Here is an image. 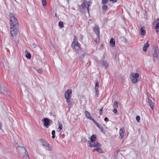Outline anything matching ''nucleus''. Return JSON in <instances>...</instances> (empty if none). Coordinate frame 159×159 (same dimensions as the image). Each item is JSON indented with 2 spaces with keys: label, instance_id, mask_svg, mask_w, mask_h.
Listing matches in <instances>:
<instances>
[{
  "label": "nucleus",
  "instance_id": "nucleus-17",
  "mask_svg": "<svg viewBox=\"0 0 159 159\" xmlns=\"http://www.w3.org/2000/svg\"><path fill=\"white\" fill-rule=\"evenodd\" d=\"M158 52L157 51V50L156 49L152 53V55L153 57L154 58H156L157 59H158Z\"/></svg>",
  "mask_w": 159,
  "mask_h": 159
},
{
  "label": "nucleus",
  "instance_id": "nucleus-38",
  "mask_svg": "<svg viewBox=\"0 0 159 159\" xmlns=\"http://www.w3.org/2000/svg\"><path fill=\"white\" fill-rule=\"evenodd\" d=\"M2 124L0 122V129L1 130H2Z\"/></svg>",
  "mask_w": 159,
  "mask_h": 159
},
{
  "label": "nucleus",
  "instance_id": "nucleus-18",
  "mask_svg": "<svg viewBox=\"0 0 159 159\" xmlns=\"http://www.w3.org/2000/svg\"><path fill=\"white\" fill-rule=\"evenodd\" d=\"M110 43L111 46H112V47H114L115 46V41L113 38H111V39L110 41Z\"/></svg>",
  "mask_w": 159,
  "mask_h": 159
},
{
  "label": "nucleus",
  "instance_id": "nucleus-34",
  "mask_svg": "<svg viewBox=\"0 0 159 159\" xmlns=\"http://www.w3.org/2000/svg\"><path fill=\"white\" fill-rule=\"evenodd\" d=\"M114 104L117 107L118 106V103L116 101H115L114 102Z\"/></svg>",
  "mask_w": 159,
  "mask_h": 159
},
{
  "label": "nucleus",
  "instance_id": "nucleus-32",
  "mask_svg": "<svg viewBox=\"0 0 159 159\" xmlns=\"http://www.w3.org/2000/svg\"><path fill=\"white\" fill-rule=\"evenodd\" d=\"M103 107H102L100 110V111H99V114L101 115L102 114V111H103Z\"/></svg>",
  "mask_w": 159,
  "mask_h": 159
},
{
  "label": "nucleus",
  "instance_id": "nucleus-5",
  "mask_svg": "<svg viewBox=\"0 0 159 159\" xmlns=\"http://www.w3.org/2000/svg\"><path fill=\"white\" fill-rule=\"evenodd\" d=\"M139 76V75L138 73H134L131 72L130 75V78L131 81L134 83H136L137 82L138 78Z\"/></svg>",
  "mask_w": 159,
  "mask_h": 159
},
{
  "label": "nucleus",
  "instance_id": "nucleus-14",
  "mask_svg": "<svg viewBox=\"0 0 159 159\" xmlns=\"http://www.w3.org/2000/svg\"><path fill=\"white\" fill-rule=\"evenodd\" d=\"M85 114L86 115V117L91 120L93 118L91 117V116L90 113L87 111H85Z\"/></svg>",
  "mask_w": 159,
  "mask_h": 159
},
{
  "label": "nucleus",
  "instance_id": "nucleus-7",
  "mask_svg": "<svg viewBox=\"0 0 159 159\" xmlns=\"http://www.w3.org/2000/svg\"><path fill=\"white\" fill-rule=\"evenodd\" d=\"M41 143L42 146L44 147L46 150L49 151H52L53 150L52 146L50 145L45 141L44 140H42Z\"/></svg>",
  "mask_w": 159,
  "mask_h": 159
},
{
  "label": "nucleus",
  "instance_id": "nucleus-6",
  "mask_svg": "<svg viewBox=\"0 0 159 159\" xmlns=\"http://www.w3.org/2000/svg\"><path fill=\"white\" fill-rule=\"evenodd\" d=\"M91 1H89L87 2L86 0H83L81 6L84 9H87L88 13H89V7L91 6L92 4Z\"/></svg>",
  "mask_w": 159,
  "mask_h": 159
},
{
  "label": "nucleus",
  "instance_id": "nucleus-36",
  "mask_svg": "<svg viewBox=\"0 0 159 159\" xmlns=\"http://www.w3.org/2000/svg\"><path fill=\"white\" fill-rule=\"evenodd\" d=\"M110 1L112 2L113 3H115L116 2L117 0H109Z\"/></svg>",
  "mask_w": 159,
  "mask_h": 159
},
{
  "label": "nucleus",
  "instance_id": "nucleus-12",
  "mask_svg": "<svg viewBox=\"0 0 159 159\" xmlns=\"http://www.w3.org/2000/svg\"><path fill=\"white\" fill-rule=\"evenodd\" d=\"M101 146V144H100V146H96L95 147H96V148L93 150V151H96L100 153H103L102 150L101 148H100V147Z\"/></svg>",
  "mask_w": 159,
  "mask_h": 159
},
{
  "label": "nucleus",
  "instance_id": "nucleus-10",
  "mask_svg": "<svg viewBox=\"0 0 159 159\" xmlns=\"http://www.w3.org/2000/svg\"><path fill=\"white\" fill-rule=\"evenodd\" d=\"M43 121L44 123V125L47 128L48 127V125L50 123V121L49 119L47 118H44L43 119Z\"/></svg>",
  "mask_w": 159,
  "mask_h": 159
},
{
  "label": "nucleus",
  "instance_id": "nucleus-33",
  "mask_svg": "<svg viewBox=\"0 0 159 159\" xmlns=\"http://www.w3.org/2000/svg\"><path fill=\"white\" fill-rule=\"evenodd\" d=\"M90 120L92 121H93V122L96 125H97V124H98L97 122H96V121L93 118H92Z\"/></svg>",
  "mask_w": 159,
  "mask_h": 159
},
{
  "label": "nucleus",
  "instance_id": "nucleus-42",
  "mask_svg": "<svg viewBox=\"0 0 159 159\" xmlns=\"http://www.w3.org/2000/svg\"><path fill=\"white\" fill-rule=\"evenodd\" d=\"M124 81V80H122V81L123 82Z\"/></svg>",
  "mask_w": 159,
  "mask_h": 159
},
{
  "label": "nucleus",
  "instance_id": "nucleus-16",
  "mask_svg": "<svg viewBox=\"0 0 159 159\" xmlns=\"http://www.w3.org/2000/svg\"><path fill=\"white\" fill-rule=\"evenodd\" d=\"M148 102L149 104V105L151 108L152 110H153L154 107L153 105V103L152 102V101L149 98H148Z\"/></svg>",
  "mask_w": 159,
  "mask_h": 159
},
{
  "label": "nucleus",
  "instance_id": "nucleus-40",
  "mask_svg": "<svg viewBox=\"0 0 159 159\" xmlns=\"http://www.w3.org/2000/svg\"><path fill=\"white\" fill-rule=\"evenodd\" d=\"M125 42L126 43H127V42H128V40H127V39H125Z\"/></svg>",
  "mask_w": 159,
  "mask_h": 159
},
{
  "label": "nucleus",
  "instance_id": "nucleus-20",
  "mask_svg": "<svg viewBox=\"0 0 159 159\" xmlns=\"http://www.w3.org/2000/svg\"><path fill=\"white\" fill-rule=\"evenodd\" d=\"M102 66L104 67L106 69L108 68V66L107 62L106 61H103L102 63Z\"/></svg>",
  "mask_w": 159,
  "mask_h": 159
},
{
  "label": "nucleus",
  "instance_id": "nucleus-24",
  "mask_svg": "<svg viewBox=\"0 0 159 159\" xmlns=\"http://www.w3.org/2000/svg\"><path fill=\"white\" fill-rule=\"evenodd\" d=\"M59 25L60 27L62 28L64 27L63 23L62 21H60L59 22Z\"/></svg>",
  "mask_w": 159,
  "mask_h": 159
},
{
  "label": "nucleus",
  "instance_id": "nucleus-26",
  "mask_svg": "<svg viewBox=\"0 0 159 159\" xmlns=\"http://www.w3.org/2000/svg\"><path fill=\"white\" fill-rule=\"evenodd\" d=\"M55 130H53L52 131V139H54L55 137Z\"/></svg>",
  "mask_w": 159,
  "mask_h": 159
},
{
  "label": "nucleus",
  "instance_id": "nucleus-11",
  "mask_svg": "<svg viewBox=\"0 0 159 159\" xmlns=\"http://www.w3.org/2000/svg\"><path fill=\"white\" fill-rule=\"evenodd\" d=\"M94 31L95 34L97 35L98 38L99 39L100 32L99 28L97 25H96L94 28Z\"/></svg>",
  "mask_w": 159,
  "mask_h": 159
},
{
  "label": "nucleus",
  "instance_id": "nucleus-27",
  "mask_svg": "<svg viewBox=\"0 0 159 159\" xmlns=\"http://www.w3.org/2000/svg\"><path fill=\"white\" fill-rule=\"evenodd\" d=\"M26 57L27 58L30 59L31 57V55L30 53H28L26 55Z\"/></svg>",
  "mask_w": 159,
  "mask_h": 159
},
{
  "label": "nucleus",
  "instance_id": "nucleus-23",
  "mask_svg": "<svg viewBox=\"0 0 159 159\" xmlns=\"http://www.w3.org/2000/svg\"><path fill=\"white\" fill-rule=\"evenodd\" d=\"M107 6L106 5H104L102 7V8L103 11H105L107 10Z\"/></svg>",
  "mask_w": 159,
  "mask_h": 159
},
{
  "label": "nucleus",
  "instance_id": "nucleus-41",
  "mask_svg": "<svg viewBox=\"0 0 159 159\" xmlns=\"http://www.w3.org/2000/svg\"><path fill=\"white\" fill-rule=\"evenodd\" d=\"M95 42H96V43H97V40H95Z\"/></svg>",
  "mask_w": 159,
  "mask_h": 159
},
{
  "label": "nucleus",
  "instance_id": "nucleus-35",
  "mask_svg": "<svg viewBox=\"0 0 159 159\" xmlns=\"http://www.w3.org/2000/svg\"><path fill=\"white\" fill-rule=\"evenodd\" d=\"M96 125L97 126V127H98L99 129H100V127H101V126H100V125L99 124H98V123Z\"/></svg>",
  "mask_w": 159,
  "mask_h": 159
},
{
  "label": "nucleus",
  "instance_id": "nucleus-13",
  "mask_svg": "<svg viewBox=\"0 0 159 159\" xmlns=\"http://www.w3.org/2000/svg\"><path fill=\"white\" fill-rule=\"evenodd\" d=\"M154 23L156 24L155 29L156 30V31L157 32H158V28H159V18L157 19V21H155Z\"/></svg>",
  "mask_w": 159,
  "mask_h": 159
},
{
  "label": "nucleus",
  "instance_id": "nucleus-21",
  "mask_svg": "<svg viewBox=\"0 0 159 159\" xmlns=\"http://www.w3.org/2000/svg\"><path fill=\"white\" fill-rule=\"evenodd\" d=\"M99 86V83L98 82H97L95 84V90L96 93H97L98 92V88Z\"/></svg>",
  "mask_w": 159,
  "mask_h": 159
},
{
  "label": "nucleus",
  "instance_id": "nucleus-4",
  "mask_svg": "<svg viewBox=\"0 0 159 159\" xmlns=\"http://www.w3.org/2000/svg\"><path fill=\"white\" fill-rule=\"evenodd\" d=\"M96 136L95 135H93L91 137L90 141H89L88 143L89 144V147H96L98 146H100V144L96 142Z\"/></svg>",
  "mask_w": 159,
  "mask_h": 159
},
{
  "label": "nucleus",
  "instance_id": "nucleus-22",
  "mask_svg": "<svg viewBox=\"0 0 159 159\" xmlns=\"http://www.w3.org/2000/svg\"><path fill=\"white\" fill-rule=\"evenodd\" d=\"M58 128L57 129V130L58 132H60L62 129V125L61 123L59 121H58Z\"/></svg>",
  "mask_w": 159,
  "mask_h": 159
},
{
  "label": "nucleus",
  "instance_id": "nucleus-9",
  "mask_svg": "<svg viewBox=\"0 0 159 159\" xmlns=\"http://www.w3.org/2000/svg\"><path fill=\"white\" fill-rule=\"evenodd\" d=\"M120 137V139H122L125 135V129L124 128H122L119 130Z\"/></svg>",
  "mask_w": 159,
  "mask_h": 159
},
{
  "label": "nucleus",
  "instance_id": "nucleus-15",
  "mask_svg": "<svg viewBox=\"0 0 159 159\" xmlns=\"http://www.w3.org/2000/svg\"><path fill=\"white\" fill-rule=\"evenodd\" d=\"M149 47V44H148V41L145 43L143 47V50L145 52L147 51V48Z\"/></svg>",
  "mask_w": 159,
  "mask_h": 159
},
{
  "label": "nucleus",
  "instance_id": "nucleus-31",
  "mask_svg": "<svg viewBox=\"0 0 159 159\" xmlns=\"http://www.w3.org/2000/svg\"><path fill=\"white\" fill-rule=\"evenodd\" d=\"M99 129H100V131L102 133L104 134H105V132L102 127H101Z\"/></svg>",
  "mask_w": 159,
  "mask_h": 159
},
{
  "label": "nucleus",
  "instance_id": "nucleus-29",
  "mask_svg": "<svg viewBox=\"0 0 159 159\" xmlns=\"http://www.w3.org/2000/svg\"><path fill=\"white\" fill-rule=\"evenodd\" d=\"M108 0H102V3L103 4H106L108 3Z\"/></svg>",
  "mask_w": 159,
  "mask_h": 159
},
{
  "label": "nucleus",
  "instance_id": "nucleus-30",
  "mask_svg": "<svg viewBox=\"0 0 159 159\" xmlns=\"http://www.w3.org/2000/svg\"><path fill=\"white\" fill-rule=\"evenodd\" d=\"M136 119L138 122H139L140 120V117L139 116H137L136 117Z\"/></svg>",
  "mask_w": 159,
  "mask_h": 159
},
{
  "label": "nucleus",
  "instance_id": "nucleus-19",
  "mask_svg": "<svg viewBox=\"0 0 159 159\" xmlns=\"http://www.w3.org/2000/svg\"><path fill=\"white\" fill-rule=\"evenodd\" d=\"M145 28L143 27H141L140 29V34L142 35H144L146 33L145 31L144 30Z\"/></svg>",
  "mask_w": 159,
  "mask_h": 159
},
{
  "label": "nucleus",
  "instance_id": "nucleus-37",
  "mask_svg": "<svg viewBox=\"0 0 159 159\" xmlns=\"http://www.w3.org/2000/svg\"><path fill=\"white\" fill-rule=\"evenodd\" d=\"M113 112L114 113H116L117 112V110L116 109H114L113 110Z\"/></svg>",
  "mask_w": 159,
  "mask_h": 159
},
{
  "label": "nucleus",
  "instance_id": "nucleus-3",
  "mask_svg": "<svg viewBox=\"0 0 159 159\" xmlns=\"http://www.w3.org/2000/svg\"><path fill=\"white\" fill-rule=\"evenodd\" d=\"M71 46L73 49L75 51H78L81 48L76 36H75L74 37Z\"/></svg>",
  "mask_w": 159,
  "mask_h": 159
},
{
  "label": "nucleus",
  "instance_id": "nucleus-8",
  "mask_svg": "<svg viewBox=\"0 0 159 159\" xmlns=\"http://www.w3.org/2000/svg\"><path fill=\"white\" fill-rule=\"evenodd\" d=\"M72 90L71 89H68L65 93V97L67 102H69L71 101Z\"/></svg>",
  "mask_w": 159,
  "mask_h": 159
},
{
  "label": "nucleus",
  "instance_id": "nucleus-25",
  "mask_svg": "<svg viewBox=\"0 0 159 159\" xmlns=\"http://www.w3.org/2000/svg\"><path fill=\"white\" fill-rule=\"evenodd\" d=\"M42 3L43 7H45L47 5V3L46 0H42Z\"/></svg>",
  "mask_w": 159,
  "mask_h": 159
},
{
  "label": "nucleus",
  "instance_id": "nucleus-39",
  "mask_svg": "<svg viewBox=\"0 0 159 159\" xmlns=\"http://www.w3.org/2000/svg\"><path fill=\"white\" fill-rule=\"evenodd\" d=\"M108 119V118L107 117H106L104 118V120L105 121H106Z\"/></svg>",
  "mask_w": 159,
  "mask_h": 159
},
{
  "label": "nucleus",
  "instance_id": "nucleus-28",
  "mask_svg": "<svg viewBox=\"0 0 159 159\" xmlns=\"http://www.w3.org/2000/svg\"><path fill=\"white\" fill-rule=\"evenodd\" d=\"M37 71L38 73L41 74L43 72V70L42 69H40L37 70Z\"/></svg>",
  "mask_w": 159,
  "mask_h": 159
},
{
  "label": "nucleus",
  "instance_id": "nucleus-2",
  "mask_svg": "<svg viewBox=\"0 0 159 159\" xmlns=\"http://www.w3.org/2000/svg\"><path fill=\"white\" fill-rule=\"evenodd\" d=\"M17 151L19 156L21 157L27 156L29 158L28 152L26 149L23 147L19 146L17 147Z\"/></svg>",
  "mask_w": 159,
  "mask_h": 159
},
{
  "label": "nucleus",
  "instance_id": "nucleus-1",
  "mask_svg": "<svg viewBox=\"0 0 159 159\" xmlns=\"http://www.w3.org/2000/svg\"><path fill=\"white\" fill-rule=\"evenodd\" d=\"M11 25V33L12 37L15 36L18 30V24L17 20L13 13L9 15Z\"/></svg>",
  "mask_w": 159,
  "mask_h": 159
}]
</instances>
